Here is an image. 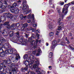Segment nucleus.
Here are the masks:
<instances>
[{
  "mask_svg": "<svg viewBox=\"0 0 74 74\" xmlns=\"http://www.w3.org/2000/svg\"><path fill=\"white\" fill-rule=\"evenodd\" d=\"M18 39V40L20 42H21L23 45H25V44H27V40H25V39H23V36H18V37H14L12 40V41L14 42V43H16L17 42V40Z\"/></svg>",
  "mask_w": 74,
  "mask_h": 74,
  "instance_id": "f257e3e1",
  "label": "nucleus"
},
{
  "mask_svg": "<svg viewBox=\"0 0 74 74\" xmlns=\"http://www.w3.org/2000/svg\"><path fill=\"white\" fill-rule=\"evenodd\" d=\"M10 47H11L10 45L8 43H6L3 45V44H0V55L1 57H3L5 56V54H3L4 53V51L2 48H5L6 49H8Z\"/></svg>",
  "mask_w": 74,
  "mask_h": 74,
  "instance_id": "f03ea898",
  "label": "nucleus"
},
{
  "mask_svg": "<svg viewBox=\"0 0 74 74\" xmlns=\"http://www.w3.org/2000/svg\"><path fill=\"white\" fill-rule=\"evenodd\" d=\"M9 1H12V0H8ZM7 0H4V1L2 3L1 1H3V0H0V13H2L5 11V10L3 9H5L6 8H7V6L3 5L2 4H5L6 5L7 4Z\"/></svg>",
  "mask_w": 74,
  "mask_h": 74,
  "instance_id": "7ed1b4c3",
  "label": "nucleus"
},
{
  "mask_svg": "<svg viewBox=\"0 0 74 74\" xmlns=\"http://www.w3.org/2000/svg\"><path fill=\"white\" fill-rule=\"evenodd\" d=\"M74 4V1H73L71 2V3H69L68 4H65L64 6V8L62 11V13L64 14V15H67V12H68V8L69 7L70 5H71L72 4Z\"/></svg>",
  "mask_w": 74,
  "mask_h": 74,
  "instance_id": "20e7f679",
  "label": "nucleus"
},
{
  "mask_svg": "<svg viewBox=\"0 0 74 74\" xmlns=\"http://www.w3.org/2000/svg\"><path fill=\"white\" fill-rule=\"evenodd\" d=\"M20 8L23 9V13L25 14H27L31 12V10L29 9V6L28 5H23V8L22 7H20Z\"/></svg>",
  "mask_w": 74,
  "mask_h": 74,
  "instance_id": "39448f33",
  "label": "nucleus"
},
{
  "mask_svg": "<svg viewBox=\"0 0 74 74\" xmlns=\"http://www.w3.org/2000/svg\"><path fill=\"white\" fill-rule=\"evenodd\" d=\"M35 64L33 65V68L34 69H36L37 68L36 70V72H37L38 74H41V73L40 70H41V69L39 68H38V66H39L40 64V62L39 61H36L35 62Z\"/></svg>",
  "mask_w": 74,
  "mask_h": 74,
  "instance_id": "423d86ee",
  "label": "nucleus"
},
{
  "mask_svg": "<svg viewBox=\"0 0 74 74\" xmlns=\"http://www.w3.org/2000/svg\"><path fill=\"white\" fill-rule=\"evenodd\" d=\"M3 15L5 16H7V18H10L12 21H15V19L17 18V16H13L12 14L8 13H5Z\"/></svg>",
  "mask_w": 74,
  "mask_h": 74,
  "instance_id": "0eeeda50",
  "label": "nucleus"
},
{
  "mask_svg": "<svg viewBox=\"0 0 74 74\" xmlns=\"http://www.w3.org/2000/svg\"><path fill=\"white\" fill-rule=\"evenodd\" d=\"M28 41L31 43V45L32 47V48L34 49L37 48V45L36 43V41L35 40H32V38H30L28 39Z\"/></svg>",
  "mask_w": 74,
  "mask_h": 74,
  "instance_id": "6e6552de",
  "label": "nucleus"
},
{
  "mask_svg": "<svg viewBox=\"0 0 74 74\" xmlns=\"http://www.w3.org/2000/svg\"><path fill=\"white\" fill-rule=\"evenodd\" d=\"M8 66L11 68L10 70L12 71H15L18 70L17 66L15 64H9Z\"/></svg>",
  "mask_w": 74,
  "mask_h": 74,
  "instance_id": "1a4fd4ad",
  "label": "nucleus"
},
{
  "mask_svg": "<svg viewBox=\"0 0 74 74\" xmlns=\"http://www.w3.org/2000/svg\"><path fill=\"white\" fill-rule=\"evenodd\" d=\"M29 59H30L31 61H25L24 62L25 64L27 66V65L29 64V63H31V64H33V63H34V60H32L31 59V58H32V59H34V56L31 55V56H29Z\"/></svg>",
  "mask_w": 74,
  "mask_h": 74,
  "instance_id": "9d476101",
  "label": "nucleus"
},
{
  "mask_svg": "<svg viewBox=\"0 0 74 74\" xmlns=\"http://www.w3.org/2000/svg\"><path fill=\"white\" fill-rule=\"evenodd\" d=\"M16 57L15 58L14 57H11L10 59H12V60H13L14 62H15V63H17V62L18 61V59H20L21 57L18 54H16Z\"/></svg>",
  "mask_w": 74,
  "mask_h": 74,
  "instance_id": "9b49d317",
  "label": "nucleus"
},
{
  "mask_svg": "<svg viewBox=\"0 0 74 74\" xmlns=\"http://www.w3.org/2000/svg\"><path fill=\"white\" fill-rule=\"evenodd\" d=\"M9 24V22H8L5 23L3 25L5 26L7 25L8 26L6 27L7 29H11L12 27H15V24H13L11 26H10V25Z\"/></svg>",
  "mask_w": 74,
  "mask_h": 74,
  "instance_id": "f8f14e48",
  "label": "nucleus"
},
{
  "mask_svg": "<svg viewBox=\"0 0 74 74\" xmlns=\"http://www.w3.org/2000/svg\"><path fill=\"white\" fill-rule=\"evenodd\" d=\"M27 18L28 19H31V18L33 19L32 22H31V24H33V23H35L34 19V14L32 15L31 14H29L28 15Z\"/></svg>",
  "mask_w": 74,
  "mask_h": 74,
  "instance_id": "ddd939ff",
  "label": "nucleus"
},
{
  "mask_svg": "<svg viewBox=\"0 0 74 74\" xmlns=\"http://www.w3.org/2000/svg\"><path fill=\"white\" fill-rule=\"evenodd\" d=\"M29 56H30V55L28 56V55L26 54L25 55L23 56V58L24 59H26L27 62H30L31 61V60L30 59V58L29 57Z\"/></svg>",
  "mask_w": 74,
  "mask_h": 74,
  "instance_id": "4468645a",
  "label": "nucleus"
},
{
  "mask_svg": "<svg viewBox=\"0 0 74 74\" xmlns=\"http://www.w3.org/2000/svg\"><path fill=\"white\" fill-rule=\"evenodd\" d=\"M27 26V24L25 23L24 24H23L21 25V31H24L25 32V27H26Z\"/></svg>",
  "mask_w": 74,
  "mask_h": 74,
  "instance_id": "2eb2a0df",
  "label": "nucleus"
},
{
  "mask_svg": "<svg viewBox=\"0 0 74 74\" xmlns=\"http://www.w3.org/2000/svg\"><path fill=\"white\" fill-rule=\"evenodd\" d=\"M11 58H12V56H10V58L6 61L8 64H10V63H11V60L12 61V62H15V61H14L13 60H12V59Z\"/></svg>",
  "mask_w": 74,
  "mask_h": 74,
  "instance_id": "dca6fc26",
  "label": "nucleus"
},
{
  "mask_svg": "<svg viewBox=\"0 0 74 74\" xmlns=\"http://www.w3.org/2000/svg\"><path fill=\"white\" fill-rule=\"evenodd\" d=\"M3 63H2L1 64L0 63V67H3V64H5V65H7V63H7V61L6 60L3 61Z\"/></svg>",
  "mask_w": 74,
  "mask_h": 74,
  "instance_id": "f3484780",
  "label": "nucleus"
},
{
  "mask_svg": "<svg viewBox=\"0 0 74 74\" xmlns=\"http://www.w3.org/2000/svg\"><path fill=\"white\" fill-rule=\"evenodd\" d=\"M10 11L11 12L14 13L15 12V8H14L10 7Z\"/></svg>",
  "mask_w": 74,
  "mask_h": 74,
  "instance_id": "a211bd4d",
  "label": "nucleus"
},
{
  "mask_svg": "<svg viewBox=\"0 0 74 74\" xmlns=\"http://www.w3.org/2000/svg\"><path fill=\"white\" fill-rule=\"evenodd\" d=\"M57 43L58 42L57 41L54 40L52 42V45H54L56 46L57 45Z\"/></svg>",
  "mask_w": 74,
  "mask_h": 74,
  "instance_id": "6ab92c4d",
  "label": "nucleus"
},
{
  "mask_svg": "<svg viewBox=\"0 0 74 74\" xmlns=\"http://www.w3.org/2000/svg\"><path fill=\"white\" fill-rule=\"evenodd\" d=\"M27 67H26L25 68H23L21 69V71H25L27 70Z\"/></svg>",
  "mask_w": 74,
  "mask_h": 74,
  "instance_id": "aec40b11",
  "label": "nucleus"
},
{
  "mask_svg": "<svg viewBox=\"0 0 74 74\" xmlns=\"http://www.w3.org/2000/svg\"><path fill=\"white\" fill-rule=\"evenodd\" d=\"M8 34V30L7 29H5L3 30V32L2 33L3 34Z\"/></svg>",
  "mask_w": 74,
  "mask_h": 74,
  "instance_id": "412c9836",
  "label": "nucleus"
},
{
  "mask_svg": "<svg viewBox=\"0 0 74 74\" xmlns=\"http://www.w3.org/2000/svg\"><path fill=\"white\" fill-rule=\"evenodd\" d=\"M14 13L15 14H18L19 13V10L17 8H15Z\"/></svg>",
  "mask_w": 74,
  "mask_h": 74,
  "instance_id": "4be33fe9",
  "label": "nucleus"
},
{
  "mask_svg": "<svg viewBox=\"0 0 74 74\" xmlns=\"http://www.w3.org/2000/svg\"><path fill=\"white\" fill-rule=\"evenodd\" d=\"M59 3L60 5L62 6L64 5V2L60 1L59 2Z\"/></svg>",
  "mask_w": 74,
  "mask_h": 74,
  "instance_id": "5701e85b",
  "label": "nucleus"
},
{
  "mask_svg": "<svg viewBox=\"0 0 74 74\" xmlns=\"http://www.w3.org/2000/svg\"><path fill=\"white\" fill-rule=\"evenodd\" d=\"M16 3H14L12 6H9V7H10L13 8H14V7H16Z\"/></svg>",
  "mask_w": 74,
  "mask_h": 74,
  "instance_id": "b1692460",
  "label": "nucleus"
},
{
  "mask_svg": "<svg viewBox=\"0 0 74 74\" xmlns=\"http://www.w3.org/2000/svg\"><path fill=\"white\" fill-rule=\"evenodd\" d=\"M48 27L49 28V29H50V30H52L53 29V27L51 24H49L48 25Z\"/></svg>",
  "mask_w": 74,
  "mask_h": 74,
  "instance_id": "393cba45",
  "label": "nucleus"
},
{
  "mask_svg": "<svg viewBox=\"0 0 74 74\" xmlns=\"http://www.w3.org/2000/svg\"><path fill=\"white\" fill-rule=\"evenodd\" d=\"M0 41L1 42H4L5 41V40L4 38H1Z\"/></svg>",
  "mask_w": 74,
  "mask_h": 74,
  "instance_id": "a878e982",
  "label": "nucleus"
},
{
  "mask_svg": "<svg viewBox=\"0 0 74 74\" xmlns=\"http://www.w3.org/2000/svg\"><path fill=\"white\" fill-rule=\"evenodd\" d=\"M52 52H51L50 53L49 56V58H51L52 57Z\"/></svg>",
  "mask_w": 74,
  "mask_h": 74,
  "instance_id": "bb28decb",
  "label": "nucleus"
},
{
  "mask_svg": "<svg viewBox=\"0 0 74 74\" xmlns=\"http://www.w3.org/2000/svg\"><path fill=\"white\" fill-rule=\"evenodd\" d=\"M27 17V16H23V15L22 14H21L20 15V18H22L24 19H26V18Z\"/></svg>",
  "mask_w": 74,
  "mask_h": 74,
  "instance_id": "cd10ccee",
  "label": "nucleus"
},
{
  "mask_svg": "<svg viewBox=\"0 0 74 74\" xmlns=\"http://www.w3.org/2000/svg\"><path fill=\"white\" fill-rule=\"evenodd\" d=\"M4 53H10V51H9V50H7L5 51V52H3Z\"/></svg>",
  "mask_w": 74,
  "mask_h": 74,
  "instance_id": "c85d7f7f",
  "label": "nucleus"
},
{
  "mask_svg": "<svg viewBox=\"0 0 74 74\" xmlns=\"http://www.w3.org/2000/svg\"><path fill=\"white\" fill-rule=\"evenodd\" d=\"M56 46H55V45H51V46L50 47V48H51V49H54V48H55Z\"/></svg>",
  "mask_w": 74,
  "mask_h": 74,
  "instance_id": "c756f323",
  "label": "nucleus"
},
{
  "mask_svg": "<svg viewBox=\"0 0 74 74\" xmlns=\"http://www.w3.org/2000/svg\"><path fill=\"white\" fill-rule=\"evenodd\" d=\"M59 25L60 26L62 27H63L64 26L63 23H60L59 24Z\"/></svg>",
  "mask_w": 74,
  "mask_h": 74,
  "instance_id": "7c9ffc66",
  "label": "nucleus"
},
{
  "mask_svg": "<svg viewBox=\"0 0 74 74\" xmlns=\"http://www.w3.org/2000/svg\"><path fill=\"white\" fill-rule=\"evenodd\" d=\"M0 71L1 72H4V68H0Z\"/></svg>",
  "mask_w": 74,
  "mask_h": 74,
  "instance_id": "2f4dec72",
  "label": "nucleus"
},
{
  "mask_svg": "<svg viewBox=\"0 0 74 74\" xmlns=\"http://www.w3.org/2000/svg\"><path fill=\"white\" fill-rule=\"evenodd\" d=\"M53 35V32H51L49 34V36L50 37H51V36H52Z\"/></svg>",
  "mask_w": 74,
  "mask_h": 74,
  "instance_id": "473e14b6",
  "label": "nucleus"
},
{
  "mask_svg": "<svg viewBox=\"0 0 74 74\" xmlns=\"http://www.w3.org/2000/svg\"><path fill=\"white\" fill-rule=\"evenodd\" d=\"M9 51L10 53H13V50L12 49H10L9 50Z\"/></svg>",
  "mask_w": 74,
  "mask_h": 74,
  "instance_id": "72a5a7b5",
  "label": "nucleus"
},
{
  "mask_svg": "<svg viewBox=\"0 0 74 74\" xmlns=\"http://www.w3.org/2000/svg\"><path fill=\"white\" fill-rule=\"evenodd\" d=\"M20 25V24H19V23H17L16 24H15V26L17 27H18Z\"/></svg>",
  "mask_w": 74,
  "mask_h": 74,
  "instance_id": "f704fd0d",
  "label": "nucleus"
},
{
  "mask_svg": "<svg viewBox=\"0 0 74 74\" xmlns=\"http://www.w3.org/2000/svg\"><path fill=\"white\" fill-rule=\"evenodd\" d=\"M30 29L32 30L33 32H35V29H34V28H32V27L30 28Z\"/></svg>",
  "mask_w": 74,
  "mask_h": 74,
  "instance_id": "c9c22d12",
  "label": "nucleus"
},
{
  "mask_svg": "<svg viewBox=\"0 0 74 74\" xmlns=\"http://www.w3.org/2000/svg\"><path fill=\"white\" fill-rule=\"evenodd\" d=\"M37 24H34L33 25V27H34L36 28V27H37Z\"/></svg>",
  "mask_w": 74,
  "mask_h": 74,
  "instance_id": "e433bc0d",
  "label": "nucleus"
},
{
  "mask_svg": "<svg viewBox=\"0 0 74 74\" xmlns=\"http://www.w3.org/2000/svg\"><path fill=\"white\" fill-rule=\"evenodd\" d=\"M38 52H39V53H41L42 52L41 50V49H38Z\"/></svg>",
  "mask_w": 74,
  "mask_h": 74,
  "instance_id": "4c0bfd02",
  "label": "nucleus"
},
{
  "mask_svg": "<svg viewBox=\"0 0 74 74\" xmlns=\"http://www.w3.org/2000/svg\"><path fill=\"white\" fill-rule=\"evenodd\" d=\"M65 44L66 43L63 42H62L61 43V45H65Z\"/></svg>",
  "mask_w": 74,
  "mask_h": 74,
  "instance_id": "58836bf2",
  "label": "nucleus"
},
{
  "mask_svg": "<svg viewBox=\"0 0 74 74\" xmlns=\"http://www.w3.org/2000/svg\"><path fill=\"white\" fill-rule=\"evenodd\" d=\"M65 38L66 39V41H67V43L68 44H69V43H70V42H69V40L68 39H67V37H66Z\"/></svg>",
  "mask_w": 74,
  "mask_h": 74,
  "instance_id": "ea45409f",
  "label": "nucleus"
},
{
  "mask_svg": "<svg viewBox=\"0 0 74 74\" xmlns=\"http://www.w3.org/2000/svg\"><path fill=\"white\" fill-rule=\"evenodd\" d=\"M36 36L38 37V38H39V37H40V35L38 34V33H36Z\"/></svg>",
  "mask_w": 74,
  "mask_h": 74,
  "instance_id": "a19ab883",
  "label": "nucleus"
},
{
  "mask_svg": "<svg viewBox=\"0 0 74 74\" xmlns=\"http://www.w3.org/2000/svg\"><path fill=\"white\" fill-rule=\"evenodd\" d=\"M41 73L42 74H45V71H43V70H42L41 71Z\"/></svg>",
  "mask_w": 74,
  "mask_h": 74,
  "instance_id": "79ce46f5",
  "label": "nucleus"
},
{
  "mask_svg": "<svg viewBox=\"0 0 74 74\" xmlns=\"http://www.w3.org/2000/svg\"><path fill=\"white\" fill-rule=\"evenodd\" d=\"M62 27L60 26V27H58V30H61V29H62Z\"/></svg>",
  "mask_w": 74,
  "mask_h": 74,
  "instance_id": "37998d69",
  "label": "nucleus"
},
{
  "mask_svg": "<svg viewBox=\"0 0 74 74\" xmlns=\"http://www.w3.org/2000/svg\"><path fill=\"white\" fill-rule=\"evenodd\" d=\"M68 19L69 20V21H71V17H69L68 18Z\"/></svg>",
  "mask_w": 74,
  "mask_h": 74,
  "instance_id": "c03bdc74",
  "label": "nucleus"
},
{
  "mask_svg": "<svg viewBox=\"0 0 74 74\" xmlns=\"http://www.w3.org/2000/svg\"><path fill=\"white\" fill-rule=\"evenodd\" d=\"M36 51H34L32 52V53L34 55H36Z\"/></svg>",
  "mask_w": 74,
  "mask_h": 74,
  "instance_id": "a18cd8bd",
  "label": "nucleus"
},
{
  "mask_svg": "<svg viewBox=\"0 0 74 74\" xmlns=\"http://www.w3.org/2000/svg\"><path fill=\"white\" fill-rule=\"evenodd\" d=\"M69 47H70V48H71L72 49H73V50H74V48H73V47H72L70 45H69Z\"/></svg>",
  "mask_w": 74,
  "mask_h": 74,
  "instance_id": "49530a36",
  "label": "nucleus"
},
{
  "mask_svg": "<svg viewBox=\"0 0 74 74\" xmlns=\"http://www.w3.org/2000/svg\"><path fill=\"white\" fill-rule=\"evenodd\" d=\"M29 67H32V63H29Z\"/></svg>",
  "mask_w": 74,
  "mask_h": 74,
  "instance_id": "de8ad7c7",
  "label": "nucleus"
},
{
  "mask_svg": "<svg viewBox=\"0 0 74 74\" xmlns=\"http://www.w3.org/2000/svg\"><path fill=\"white\" fill-rule=\"evenodd\" d=\"M13 33H12H12H11V34H10V37H12V36H13Z\"/></svg>",
  "mask_w": 74,
  "mask_h": 74,
  "instance_id": "09e8293b",
  "label": "nucleus"
},
{
  "mask_svg": "<svg viewBox=\"0 0 74 74\" xmlns=\"http://www.w3.org/2000/svg\"><path fill=\"white\" fill-rule=\"evenodd\" d=\"M23 4H26V1H23Z\"/></svg>",
  "mask_w": 74,
  "mask_h": 74,
  "instance_id": "8fccbe9b",
  "label": "nucleus"
},
{
  "mask_svg": "<svg viewBox=\"0 0 74 74\" xmlns=\"http://www.w3.org/2000/svg\"><path fill=\"white\" fill-rule=\"evenodd\" d=\"M37 33H40V31L39 29H38L36 31Z\"/></svg>",
  "mask_w": 74,
  "mask_h": 74,
  "instance_id": "3c124183",
  "label": "nucleus"
},
{
  "mask_svg": "<svg viewBox=\"0 0 74 74\" xmlns=\"http://www.w3.org/2000/svg\"><path fill=\"white\" fill-rule=\"evenodd\" d=\"M31 74H36L35 73H34V72L33 71H31Z\"/></svg>",
  "mask_w": 74,
  "mask_h": 74,
  "instance_id": "603ef678",
  "label": "nucleus"
},
{
  "mask_svg": "<svg viewBox=\"0 0 74 74\" xmlns=\"http://www.w3.org/2000/svg\"><path fill=\"white\" fill-rule=\"evenodd\" d=\"M27 22L28 23H30V22H31V20H28Z\"/></svg>",
  "mask_w": 74,
  "mask_h": 74,
  "instance_id": "864d4df0",
  "label": "nucleus"
},
{
  "mask_svg": "<svg viewBox=\"0 0 74 74\" xmlns=\"http://www.w3.org/2000/svg\"><path fill=\"white\" fill-rule=\"evenodd\" d=\"M51 1H52V0H50L49 1V4H51Z\"/></svg>",
  "mask_w": 74,
  "mask_h": 74,
  "instance_id": "5fc2aeb1",
  "label": "nucleus"
},
{
  "mask_svg": "<svg viewBox=\"0 0 74 74\" xmlns=\"http://www.w3.org/2000/svg\"><path fill=\"white\" fill-rule=\"evenodd\" d=\"M58 21V23H60V21H61V19L60 18H59V19Z\"/></svg>",
  "mask_w": 74,
  "mask_h": 74,
  "instance_id": "6e6d98bb",
  "label": "nucleus"
},
{
  "mask_svg": "<svg viewBox=\"0 0 74 74\" xmlns=\"http://www.w3.org/2000/svg\"><path fill=\"white\" fill-rule=\"evenodd\" d=\"M40 55V53H37L36 56H39Z\"/></svg>",
  "mask_w": 74,
  "mask_h": 74,
  "instance_id": "4d7b16f0",
  "label": "nucleus"
},
{
  "mask_svg": "<svg viewBox=\"0 0 74 74\" xmlns=\"http://www.w3.org/2000/svg\"><path fill=\"white\" fill-rule=\"evenodd\" d=\"M58 34H59V32L57 31L56 32V35L58 36Z\"/></svg>",
  "mask_w": 74,
  "mask_h": 74,
  "instance_id": "13d9d810",
  "label": "nucleus"
},
{
  "mask_svg": "<svg viewBox=\"0 0 74 74\" xmlns=\"http://www.w3.org/2000/svg\"><path fill=\"white\" fill-rule=\"evenodd\" d=\"M25 30H26V31H29V30H30V29L27 28L25 29Z\"/></svg>",
  "mask_w": 74,
  "mask_h": 74,
  "instance_id": "bf43d9fd",
  "label": "nucleus"
},
{
  "mask_svg": "<svg viewBox=\"0 0 74 74\" xmlns=\"http://www.w3.org/2000/svg\"><path fill=\"white\" fill-rule=\"evenodd\" d=\"M16 34H17V35H18V36H19V32H17V33H16Z\"/></svg>",
  "mask_w": 74,
  "mask_h": 74,
  "instance_id": "052dcab7",
  "label": "nucleus"
},
{
  "mask_svg": "<svg viewBox=\"0 0 74 74\" xmlns=\"http://www.w3.org/2000/svg\"><path fill=\"white\" fill-rule=\"evenodd\" d=\"M36 44L37 45V42H38V40L36 39Z\"/></svg>",
  "mask_w": 74,
  "mask_h": 74,
  "instance_id": "680f3d73",
  "label": "nucleus"
},
{
  "mask_svg": "<svg viewBox=\"0 0 74 74\" xmlns=\"http://www.w3.org/2000/svg\"><path fill=\"white\" fill-rule=\"evenodd\" d=\"M25 36L26 38H27V37H28V36L27 35V34H26Z\"/></svg>",
  "mask_w": 74,
  "mask_h": 74,
  "instance_id": "e2e57ef3",
  "label": "nucleus"
},
{
  "mask_svg": "<svg viewBox=\"0 0 74 74\" xmlns=\"http://www.w3.org/2000/svg\"><path fill=\"white\" fill-rule=\"evenodd\" d=\"M72 35V34H71V33H70V34H69V36H71Z\"/></svg>",
  "mask_w": 74,
  "mask_h": 74,
  "instance_id": "0e129e2a",
  "label": "nucleus"
},
{
  "mask_svg": "<svg viewBox=\"0 0 74 74\" xmlns=\"http://www.w3.org/2000/svg\"><path fill=\"white\" fill-rule=\"evenodd\" d=\"M58 13H59V14H60V10H58Z\"/></svg>",
  "mask_w": 74,
  "mask_h": 74,
  "instance_id": "69168bd1",
  "label": "nucleus"
},
{
  "mask_svg": "<svg viewBox=\"0 0 74 74\" xmlns=\"http://www.w3.org/2000/svg\"><path fill=\"white\" fill-rule=\"evenodd\" d=\"M71 67H73V68H74V65H72L71 66Z\"/></svg>",
  "mask_w": 74,
  "mask_h": 74,
  "instance_id": "338daca9",
  "label": "nucleus"
},
{
  "mask_svg": "<svg viewBox=\"0 0 74 74\" xmlns=\"http://www.w3.org/2000/svg\"><path fill=\"white\" fill-rule=\"evenodd\" d=\"M13 74H16V72H14L13 73Z\"/></svg>",
  "mask_w": 74,
  "mask_h": 74,
  "instance_id": "774afa93",
  "label": "nucleus"
}]
</instances>
